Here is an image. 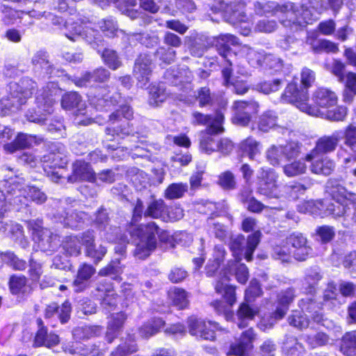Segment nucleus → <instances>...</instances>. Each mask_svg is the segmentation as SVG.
Returning a JSON list of instances; mask_svg holds the SVG:
<instances>
[{
    "label": "nucleus",
    "instance_id": "obj_1",
    "mask_svg": "<svg viewBox=\"0 0 356 356\" xmlns=\"http://www.w3.org/2000/svg\"><path fill=\"white\" fill-rule=\"evenodd\" d=\"M143 211V203L138 200L133 211L132 222L129 227L131 236H136V248L134 254L140 259H144L149 257L156 247V235L160 233V229L154 222L140 226H135L141 217Z\"/></svg>",
    "mask_w": 356,
    "mask_h": 356
},
{
    "label": "nucleus",
    "instance_id": "obj_2",
    "mask_svg": "<svg viewBox=\"0 0 356 356\" xmlns=\"http://www.w3.org/2000/svg\"><path fill=\"white\" fill-rule=\"evenodd\" d=\"M281 98L283 102L293 104L301 111L309 115L320 117L330 121H343L347 114L346 108L343 106L321 110L315 106L309 105L307 104L309 97H307V92L297 91L295 84L287 86Z\"/></svg>",
    "mask_w": 356,
    "mask_h": 356
},
{
    "label": "nucleus",
    "instance_id": "obj_3",
    "mask_svg": "<svg viewBox=\"0 0 356 356\" xmlns=\"http://www.w3.org/2000/svg\"><path fill=\"white\" fill-rule=\"evenodd\" d=\"M329 184L332 200L325 201L323 216L332 215L334 218L342 216L348 209V202L353 204L356 202V193L348 192L344 186L335 181Z\"/></svg>",
    "mask_w": 356,
    "mask_h": 356
},
{
    "label": "nucleus",
    "instance_id": "obj_4",
    "mask_svg": "<svg viewBox=\"0 0 356 356\" xmlns=\"http://www.w3.org/2000/svg\"><path fill=\"white\" fill-rule=\"evenodd\" d=\"M51 149V152L42 156L41 165L47 175L54 182H58L63 177V170L67 163L66 156L63 148Z\"/></svg>",
    "mask_w": 356,
    "mask_h": 356
},
{
    "label": "nucleus",
    "instance_id": "obj_5",
    "mask_svg": "<svg viewBox=\"0 0 356 356\" xmlns=\"http://www.w3.org/2000/svg\"><path fill=\"white\" fill-rule=\"evenodd\" d=\"M278 175L270 168H260L257 175V192L269 198H280L282 195L277 184Z\"/></svg>",
    "mask_w": 356,
    "mask_h": 356
},
{
    "label": "nucleus",
    "instance_id": "obj_6",
    "mask_svg": "<svg viewBox=\"0 0 356 356\" xmlns=\"http://www.w3.org/2000/svg\"><path fill=\"white\" fill-rule=\"evenodd\" d=\"M1 191H3L9 204L26 206V185L23 178L10 177L1 182Z\"/></svg>",
    "mask_w": 356,
    "mask_h": 356
},
{
    "label": "nucleus",
    "instance_id": "obj_7",
    "mask_svg": "<svg viewBox=\"0 0 356 356\" xmlns=\"http://www.w3.org/2000/svg\"><path fill=\"white\" fill-rule=\"evenodd\" d=\"M300 146L291 142L285 145H273L266 152L268 161L273 165H279L282 161H290L300 154Z\"/></svg>",
    "mask_w": 356,
    "mask_h": 356
},
{
    "label": "nucleus",
    "instance_id": "obj_8",
    "mask_svg": "<svg viewBox=\"0 0 356 356\" xmlns=\"http://www.w3.org/2000/svg\"><path fill=\"white\" fill-rule=\"evenodd\" d=\"M228 277L225 275L222 277L221 280L217 281L215 285L216 292L222 295L223 300L226 305L220 300L214 301L211 303L212 307L218 313L225 312L227 307L231 308L236 302L235 288L229 285Z\"/></svg>",
    "mask_w": 356,
    "mask_h": 356
},
{
    "label": "nucleus",
    "instance_id": "obj_9",
    "mask_svg": "<svg viewBox=\"0 0 356 356\" xmlns=\"http://www.w3.org/2000/svg\"><path fill=\"white\" fill-rule=\"evenodd\" d=\"M188 327L191 335L202 338L205 340L212 341L215 339V330L218 328L216 323L198 318L196 316L188 318Z\"/></svg>",
    "mask_w": 356,
    "mask_h": 356
},
{
    "label": "nucleus",
    "instance_id": "obj_10",
    "mask_svg": "<svg viewBox=\"0 0 356 356\" xmlns=\"http://www.w3.org/2000/svg\"><path fill=\"white\" fill-rule=\"evenodd\" d=\"M345 144L350 147L347 157L343 160V167L346 173H349L356 177V125H348L345 131Z\"/></svg>",
    "mask_w": 356,
    "mask_h": 356
},
{
    "label": "nucleus",
    "instance_id": "obj_11",
    "mask_svg": "<svg viewBox=\"0 0 356 356\" xmlns=\"http://www.w3.org/2000/svg\"><path fill=\"white\" fill-rule=\"evenodd\" d=\"M192 116L193 124L208 125L204 132L207 134H219L224 131V128L222 127L224 115L221 112H217L214 117H211L209 115H204L199 112H194Z\"/></svg>",
    "mask_w": 356,
    "mask_h": 356
},
{
    "label": "nucleus",
    "instance_id": "obj_12",
    "mask_svg": "<svg viewBox=\"0 0 356 356\" xmlns=\"http://www.w3.org/2000/svg\"><path fill=\"white\" fill-rule=\"evenodd\" d=\"M298 6L293 3H286L282 5L274 3L269 7L273 8V14L280 18V22L285 26L298 25L299 20Z\"/></svg>",
    "mask_w": 356,
    "mask_h": 356
},
{
    "label": "nucleus",
    "instance_id": "obj_13",
    "mask_svg": "<svg viewBox=\"0 0 356 356\" xmlns=\"http://www.w3.org/2000/svg\"><path fill=\"white\" fill-rule=\"evenodd\" d=\"M153 64L150 56L146 54L140 55L136 60L134 75L138 80L140 87H145L150 80Z\"/></svg>",
    "mask_w": 356,
    "mask_h": 356
},
{
    "label": "nucleus",
    "instance_id": "obj_14",
    "mask_svg": "<svg viewBox=\"0 0 356 356\" xmlns=\"http://www.w3.org/2000/svg\"><path fill=\"white\" fill-rule=\"evenodd\" d=\"M255 339V334L252 329L244 331L240 338L231 344L227 355L234 356H250L253 348L252 343Z\"/></svg>",
    "mask_w": 356,
    "mask_h": 356
},
{
    "label": "nucleus",
    "instance_id": "obj_15",
    "mask_svg": "<svg viewBox=\"0 0 356 356\" xmlns=\"http://www.w3.org/2000/svg\"><path fill=\"white\" fill-rule=\"evenodd\" d=\"M341 139V132L335 131L331 136H323L318 139L316 146L311 154L306 156L305 159L310 161L314 153L328 154L334 152Z\"/></svg>",
    "mask_w": 356,
    "mask_h": 356
},
{
    "label": "nucleus",
    "instance_id": "obj_16",
    "mask_svg": "<svg viewBox=\"0 0 356 356\" xmlns=\"http://www.w3.org/2000/svg\"><path fill=\"white\" fill-rule=\"evenodd\" d=\"M258 107L259 105L255 102H235L234 108L236 111L233 118L234 123L241 126L247 125L250 120V114L257 113Z\"/></svg>",
    "mask_w": 356,
    "mask_h": 356
},
{
    "label": "nucleus",
    "instance_id": "obj_17",
    "mask_svg": "<svg viewBox=\"0 0 356 356\" xmlns=\"http://www.w3.org/2000/svg\"><path fill=\"white\" fill-rule=\"evenodd\" d=\"M95 173L88 163L83 161H76L74 163L72 166V175L68 177L69 181H95Z\"/></svg>",
    "mask_w": 356,
    "mask_h": 356
},
{
    "label": "nucleus",
    "instance_id": "obj_18",
    "mask_svg": "<svg viewBox=\"0 0 356 356\" xmlns=\"http://www.w3.org/2000/svg\"><path fill=\"white\" fill-rule=\"evenodd\" d=\"M337 96L334 92L325 88H319L312 95V100L321 110L332 108L337 103Z\"/></svg>",
    "mask_w": 356,
    "mask_h": 356
},
{
    "label": "nucleus",
    "instance_id": "obj_19",
    "mask_svg": "<svg viewBox=\"0 0 356 356\" xmlns=\"http://www.w3.org/2000/svg\"><path fill=\"white\" fill-rule=\"evenodd\" d=\"M72 33L70 34H66V36L73 40H76V38L82 37L89 43H97V42H101V35L99 32L91 27L90 26H85L83 27L81 25L72 26Z\"/></svg>",
    "mask_w": 356,
    "mask_h": 356
},
{
    "label": "nucleus",
    "instance_id": "obj_20",
    "mask_svg": "<svg viewBox=\"0 0 356 356\" xmlns=\"http://www.w3.org/2000/svg\"><path fill=\"white\" fill-rule=\"evenodd\" d=\"M95 268L88 264H83L78 270L77 275L72 286L76 292H81L88 286V281L95 273Z\"/></svg>",
    "mask_w": 356,
    "mask_h": 356
},
{
    "label": "nucleus",
    "instance_id": "obj_21",
    "mask_svg": "<svg viewBox=\"0 0 356 356\" xmlns=\"http://www.w3.org/2000/svg\"><path fill=\"white\" fill-rule=\"evenodd\" d=\"M70 313L71 305L68 301L63 302L61 307H58L56 303L53 302L45 309L44 316L46 318H50L56 316L61 323H65L69 320Z\"/></svg>",
    "mask_w": 356,
    "mask_h": 356
},
{
    "label": "nucleus",
    "instance_id": "obj_22",
    "mask_svg": "<svg viewBox=\"0 0 356 356\" xmlns=\"http://www.w3.org/2000/svg\"><path fill=\"white\" fill-rule=\"evenodd\" d=\"M59 92V89L57 85L54 83H49L40 93L36 99L38 103L43 104L44 108H47L46 111L49 113L53 111L52 106L55 102V97Z\"/></svg>",
    "mask_w": 356,
    "mask_h": 356
},
{
    "label": "nucleus",
    "instance_id": "obj_23",
    "mask_svg": "<svg viewBox=\"0 0 356 356\" xmlns=\"http://www.w3.org/2000/svg\"><path fill=\"white\" fill-rule=\"evenodd\" d=\"M293 298L294 291L291 289H288L280 295L279 301L282 305V307H278L273 314L274 316L272 317L271 320L268 323L269 327H271L277 320L281 319L284 316L288 309L286 305L293 301Z\"/></svg>",
    "mask_w": 356,
    "mask_h": 356
},
{
    "label": "nucleus",
    "instance_id": "obj_24",
    "mask_svg": "<svg viewBox=\"0 0 356 356\" xmlns=\"http://www.w3.org/2000/svg\"><path fill=\"white\" fill-rule=\"evenodd\" d=\"M299 307L302 311L311 314L312 319L319 323L323 321V316L321 310V305L316 302L312 298L306 297L302 298L299 302Z\"/></svg>",
    "mask_w": 356,
    "mask_h": 356
},
{
    "label": "nucleus",
    "instance_id": "obj_25",
    "mask_svg": "<svg viewBox=\"0 0 356 356\" xmlns=\"http://www.w3.org/2000/svg\"><path fill=\"white\" fill-rule=\"evenodd\" d=\"M34 140L35 137L33 136L19 133L13 142L4 145L3 149L8 153H13L19 149L31 146Z\"/></svg>",
    "mask_w": 356,
    "mask_h": 356
},
{
    "label": "nucleus",
    "instance_id": "obj_26",
    "mask_svg": "<svg viewBox=\"0 0 356 356\" xmlns=\"http://www.w3.org/2000/svg\"><path fill=\"white\" fill-rule=\"evenodd\" d=\"M126 318V315L122 312L116 313L111 316L106 332V339L109 343L113 341L116 333L122 327Z\"/></svg>",
    "mask_w": 356,
    "mask_h": 356
},
{
    "label": "nucleus",
    "instance_id": "obj_27",
    "mask_svg": "<svg viewBox=\"0 0 356 356\" xmlns=\"http://www.w3.org/2000/svg\"><path fill=\"white\" fill-rule=\"evenodd\" d=\"M61 106L65 110L77 108V111L81 113L85 108V104L81 97L76 92H69L63 96Z\"/></svg>",
    "mask_w": 356,
    "mask_h": 356
},
{
    "label": "nucleus",
    "instance_id": "obj_28",
    "mask_svg": "<svg viewBox=\"0 0 356 356\" xmlns=\"http://www.w3.org/2000/svg\"><path fill=\"white\" fill-rule=\"evenodd\" d=\"M239 148L243 154L251 160L254 159L256 156L261 152L260 143L252 137L247 138L241 141Z\"/></svg>",
    "mask_w": 356,
    "mask_h": 356
},
{
    "label": "nucleus",
    "instance_id": "obj_29",
    "mask_svg": "<svg viewBox=\"0 0 356 356\" xmlns=\"http://www.w3.org/2000/svg\"><path fill=\"white\" fill-rule=\"evenodd\" d=\"M241 54L246 56L248 63L253 67L264 65V59L266 53L264 51H257L248 45H243L241 48Z\"/></svg>",
    "mask_w": 356,
    "mask_h": 356
},
{
    "label": "nucleus",
    "instance_id": "obj_30",
    "mask_svg": "<svg viewBox=\"0 0 356 356\" xmlns=\"http://www.w3.org/2000/svg\"><path fill=\"white\" fill-rule=\"evenodd\" d=\"M340 350L346 356L356 355V330L347 332L343 336Z\"/></svg>",
    "mask_w": 356,
    "mask_h": 356
},
{
    "label": "nucleus",
    "instance_id": "obj_31",
    "mask_svg": "<svg viewBox=\"0 0 356 356\" xmlns=\"http://www.w3.org/2000/svg\"><path fill=\"white\" fill-rule=\"evenodd\" d=\"M307 165L303 160H295L284 165L283 173L288 177H295L303 175L307 171Z\"/></svg>",
    "mask_w": 356,
    "mask_h": 356
},
{
    "label": "nucleus",
    "instance_id": "obj_32",
    "mask_svg": "<svg viewBox=\"0 0 356 356\" xmlns=\"http://www.w3.org/2000/svg\"><path fill=\"white\" fill-rule=\"evenodd\" d=\"M138 347L135 343L134 337L129 334L125 340L119 344L117 348L111 353V356H127L129 354L136 353Z\"/></svg>",
    "mask_w": 356,
    "mask_h": 356
},
{
    "label": "nucleus",
    "instance_id": "obj_33",
    "mask_svg": "<svg viewBox=\"0 0 356 356\" xmlns=\"http://www.w3.org/2000/svg\"><path fill=\"white\" fill-rule=\"evenodd\" d=\"M165 323L161 318H154L139 328V334L143 338H149L163 327Z\"/></svg>",
    "mask_w": 356,
    "mask_h": 356
},
{
    "label": "nucleus",
    "instance_id": "obj_34",
    "mask_svg": "<svg viewBox=\"0 0 356 356\" xmlns=\"http://www.w3.org/2000/svg\"><path fill=\"white\" fill-rule=\"evenodd\" d=\"M334 162L327 157L315 161L311 166L312 172L323 175H330L334 171Z\"/></svg>",
    "mask_w": 356,
    "mask_h": 356
},
{
    "label": "nucleus",
    "instance_id": "obj_35",
    "mask_svg": "<svg viewBox=\"0 0 356 356\" xmlns=\"http://www.w3.org/2000/svg\"><path fill=\"white\" fill-rule=\"evenodd\" d=\"M325 201L308 200L298 205V210L302 213H309L315 216H323Z\"/></svg>",
    "mask_w": 356,
    "mask_h": 356
},
{
    "label": "nucleus",
    "instance_id": "obj_36",
    "mask_svg": "<svg viewBox=\"0 0 356 356\" xmlns=\"http://www.w3.org/2000/svg\"><path fill=\"white\" fill-rule=\"evenodd\" d=\"M272 256L275 259L282 263H290L292 261V250L285 241L283 243L273 248Z\"/></svg>",
    "mask_w": 356,
    "mask_h": 356
},
{
    "label": "nucleus",
    "instance_id": "obj_37",
    "mask_svg": "<svg viewBox=\"0 0 356 356\" xmlns=\"http://www.w3.org/2000/svg\"><path fill=\"white\" fill-rule=\"evenodd\" d=\"M169 297L173 305L179 309L186 308L188 305V295L186 291L174 288L169 291Z\"/></svg>",
    "mask_w": 356,
    "mask_h": 356
},
{
    "label": "nucleus",
    "instance_id": "obj_38",
    "mask_svg": "<svg viewBox=\"0 0 356 356\" xmlns=\"http://www.w3.org/2000/svg\"><path fill=\"white\" fill-rule=\"evenodd\" d=\"M166 206L162 200H154L151 202L146 211L145 216L152 218H161L163 220Z\"/></svg>",
    "mask_w": 356,
    "mask_h": 356
},
{
    "label": "nucleus",
    "instance_id": "obj_39",
    "mask_svg": "<svg viewBox=\"0 0 356 356\" xmlns=\"http://www.w3.org/2000/svg\"><path fill=\"white\" fill-rule=\"evenodd\" d=\"M168 93L162 86H153L150 88L149 103L153 106H158L167 99Z\"/></svg>",
    "mask_w": 356,
    "mask_h": 356
},
{
    "label": "nucleus",
    "instance_id": "obj_40",
    "mask_svg": "<svg viewBox=\"0 0 356 356\" xmlns=\"http://www.w3.org/2000/svg\"><path fill=\"white\" fill-rule=\"evenodd\" d=\"M32 63L37 70H44L47 74L53 73V69L49 63L48 56L44 51H38L32 58Z\"/></svg>",
    "mask_w": 356,
    "mask_h": 356
},
{
    "label": "nucleus",
    "instance_id": "obj_41",
    "mask_svg": "<svg viewBox=\"0 0 356 356\" xmlns=\"http://www.w3.org/2000/svg\"><path fill=\"white\" fill-rule=\"evenodd\" d=\"M238 43L237 38L230 34L222 35L220 40L218 42V49L219 54L224 57L227 58L230 54L229 45H235Z\"/></svg>",
    "mask_w": 356,
    "mask_h": 356
},
{
    "label": "nucleus",
    "instance_id": "obj_42",
    "mask_svg": "<svg viewBox=\"0 0 356 356\" xmlns=\"http://www.w3.org/2000/svg\"><path fill=\"white\" fill-rule=\"evenodd\" d=\"M277 117L275 112L269 111L264 113L259 118L258 128L267 132L277 125Z\"/></svg>",
    "mask_w": 356,
    "mask_h": 356
},
{
    "label": "nucleus",
    "instance_id": "obj_43",
    "mask_svg": "<svg viewBox=\"0 0 356 356\" xmlns=\"http://www.w3.org/2000/svg\"><path fill=\"white\" fill-rule=\"evenodd\" d=\"M102 329L99 326H83L73 330V336L76 339H88L99 335Z\"/></svg>",
    "mask_w": 356,
    "mask_h": 356
},
{
    "label": "nucleus",
    "instance_id": "obj_44",
    "mask_svg": "<svg viewBox=\"0 0 356 356\" xmlns=\"http://www.w3.org/2000/svg\"><path fill=\"white\" fill-rule=\"evenodd\" d=\"M188 191L187 184L174 183L168 186L165 191V197L169 200L181 198Z\"/></svg>",
    "mask_w": 356,
    "mask_h": 356
},
{
    "label": "nucleus",
    "instance_id": "obj_45",
    "mask_svg": "<svg viewBox=\"0 0 356 356\" xmlns=\"http://www.w3.org/2000/svg\"><path fill=\"white\" fill-rule=\"evenodd\" d=\"M63 246L65 251L70 256H78L81 254V240L78 236L66 237Z\"/></svg>",
    "mask_w": 356,
    "mask_h": 356
},
{
    "label": "nucleus",
    "instance_id": "obj_46",
    "mask_svg": "<svg viewBox=\"0 0 356 356\" xmlns=\"http://www.w3.org/2000/svg\"><path fill=\"white\" fill-rule=\"evenodd\" d=\"M284 348L290 356H303L305 350L302 343L293 337H287L284 343Z\"/></svg>",
    "mask_w": 356,
    "mask_h": 356
},
{
    "label": "nucleus",
    "instance_id": "obj_47",
    "mask_svg": "<svg viewBox=\"0 0 356 356\" xmlns=\"http://www.w3.org/2000/svg\"><path fill=\"white\" fill-rule=\"evenodd\" d=\"M106 252L107 248L102 244L97 245L95 243L85 250L86 256L92 259L95 264L102 261Z\"/></svg>",
    "mask_w": 356,
    "mask_h": 356
},
{
    "label": "nucleus",
    "instance_id": "obj_48",
    "mask_svg": "<svg viewBox=\"0 0 356 356\" xmlns=\"http://www.w3.org/2000/svg\"><path fill=\"white\" fill-rule=\"evenodd\" d=\"M291 325L302 330L308 327L309 321L302 311H293L288 318Z\"/></svg>",
    "mask_w": 356,
    "mask_h": 356
},
{
    "label": "nucleus",
    "instance_id": "obj_49",
    "mask_svg": "<svg viewBox=\"0 0 356 356\" xmlns=\"http://www.w3.org/2000/svg\"><path fill=\"white\" fill-rule=\"evenodd\" d=\"M258 310L256 308L251 307L246 302H243L240 305L239 308L237 311V316L239 320H241V322L238 323L239 327H244L246 326L243 323V320H251L254 316L257 314Z\"/></svg>",
    "mask_w": 356,
    "mask_h": 356
},
{
    "label": "nucleus",
    "instance_id": "obj_50",
    "mask_svg": "<svg viewBox=\"0 0 356 356\" xmlns=\"http://www.w3.org/2000/svg\"><path fill=\"white\" fill-rule=\"evenodd\" d=\"M261 236V233L260 231H256L252 234L248 236L245 251V258L248 261L252 260V254L260 242Z\"/></svg>",
    "mask_w": 356,
    "mask_h": 356
},
{
    "label": "nucleus",
    "instance_id": "obj_51",
    "mask_svg": "<svg viewBox=\"0 0 356 356\" xmlns=\"http://www.w3.org/2000/svg\"><path fill=\"white\" fill-rule=\"evenodd\" d=\"M346 90L343 93L345 102H350L353 99V95H356V74L348 72L346 75Z\"/></svg>",
    "mask_w": 356,
    "mask_h": 356
},
{
    "label": "nucleus",
    "instance_id": "obj_52",
    "mask_svg": "<svg viewBox=\"0 0 356 356\" xmlns=\"http://www.w3.org/2000/svg\"><path fill=\"white\" fill-rule=\"evenodd\" d=\"M71 354H79L82 356H99L100 354L99 348L95 345L85 346L78 345L75 348L65 349Z\"/></svg>",
    "mask_w": 356,
    "mask_h": 356
},
{
    "label": "nucleus",
    "instance_id": "obj_53",
    "mask_svg": "<svg viewBox=\"0 0 356 356\" xmlns=\"http://www.w3.org/2000/svg\"><path fill=\"white\" fill-rule=\"evenodd\" d=\"M102 58L104 63L111 70H115L122 65L116 52L113 50L106 49L102 53Z\"/></svg>",
    "mask_w": 356,
    "mask_h": 356
},
{
    "label": "nucleus",
    "instance_id": "obj_54",
    "mask_svg": "<svg viewBox=\"0 0 356 356\" xmlns=\"http://www.w3.org/2000/svg\"><path fill=\"white\" fill-rule=\"evenodd\" d=\"M26 198L30 197L31 200L35 202L36 204H42L47 200L46 194L42 191L39 188L35 186H27L26 185ZM28 199H26V202Z\"/></svg>",
    "mask_w": 356,
    "mask_h": 356
},
{
    "label": "nucleus",
    "instance_id": "obj_55",
    "mask_svg": "<svg viewBox=\"0 0 356 356\" xmlns=\"http://www.w3.org/2000/svg\"><path fill=\"white\" fill-rule=\"evenodd\" d=\"M110 73L104 68H98L92 73H86L83 76L86 82H103L108 79Z\"/></svg>",
    "mask_w": 356,
    "mask_h": 356
},
{
    "label": "nucleus",
    "instance_id": "obj_56",
    "mask_svg": "<svg viewBox=\"0 0 356 356\" xmlns=\"http://www.w3.org/2000/svg\"><path fill=\"white\" fill-rule=\"evenodd\" d=\"M305 339L313 348L325 346L329 341V337L323 332H318L314 335H306Z\"/></svg>",
    "mask_w": 356,
    "mask_h": 356
},
{
    "label": "nucleus",
    "instance_id": "obj_57",
    "mask_svg": "<svg viewBox=\"0 0 356 356\" xmlns=\"http://www.w3.org/2000/svg\"><path fill=\"white\" fill-rule=\"evenodd\" d=\"M2 259L15 270H22L26 268V262L17 258L12 252H6L3 254Z\"/></svg>",
    "mask_w": 356,
    "mask_h": 356
},
{
    "label": "nucleus",
    "instance_id": "obj_58",
    "mask_svg": "<svg viewBox=\"0 0 356 356\" xmlns=\"http://www.w3.org/2000/svg\"><path fill=\"white\" fill-rule=\"evenodd\" d=\"M282 85L280 79H274L273 81H265L257 85V89L264 94H270L277 91Z\"/></svg>",
    "mask_w": 356,
    "mask_h": 356
},
{
    "label": "nucleus",
    "instance_id": "obj_59",
    "mask_svg": "<svg viewBox=\"0 0 356 356\" xmlns=\"http://www.w3.org/2000/svg\"><path fill=\"white\" fill-rule=\"evenodd\" d=\"M218 183L222 188L227 190L234 189L236 186L234 175L229 171L221 173L219 175Z\"/></svg>",
    "mask_w": 356,
    "mask_h": 356
},
{
    "label": "nucleus",
    "instance_id": "obj_60",
    "mask_svg": "<svg viewBox=\"0 0 356 356\" xmlns=\"http://www.w3.org/2000/svg\"><path fill=\"white\" fill-rule=\"evenodd\" d=\"M200 146L201 150L208 154L215 152L217 147L212 135H209L205 133L200 140Z\"/></svg>",
    "mask_w": 356,
    "mask_h": 356
},
{
    "label": "nucleus",
    "instance_id": "obj_61",
    "mask_svg": "<svg viewBox=\"0 0 356 356\" xmlns=\"http://www.w3.org/2000/svg\"><path fill=\"white\" fill-rule=\"evenodd\" d=\"M183 216V210L179 206L166 207L163 221H177Z\"/></svg>",
    "mask_w": 356,
    "mask_h": 356
},
{
    "label": "nucleus",
    "instance_id": "obj_62",
    "mask_svg": "<svg viewBox=\"0 0 356 356\" xmlns=\"http://www.w3.org/2000/svg\"><path fill=\"white\" fill-rule=\"evenodd\" d=\"M155 55L163 62L169 64L174 61L176 52L171 48L161 47L156 50Z\"/></svg>",
    "mask_w": 356,
    "mask_h": 356
},
{
    "label": "nucleus",
    "instance_id": "obj_63",
    "mask_svg": "<svg viewBox=\"0 0 356 356\" xmlns=\"http://www.w3.org/2000/svg\"><path fill=\"white\" fill-rule=\"evenodd\" d=\"M42 157L36 156L31 152H24L19 157V161L23 164L27 165L31 168H35L41 164Z\"/></svg>",
    "mask_w": 356,
    "mask_h": 356
},
{
    "label": "nucleus",
    "instance_id": "obj_64",
    "mask_svg": "<svg viewBox=\"0 0 356 356\" xmlns=\"http://www.w3.org/2000/svg\"><path fill=\"white\" fill-rule=\"evenodd\" d=\"M287 245H289L291 250H295L297 248L307 243V238L300 233H293L286 239Z\"/></svg>",
    "mask_w": 356,
    "mask_h": 356
}]
</instances>
